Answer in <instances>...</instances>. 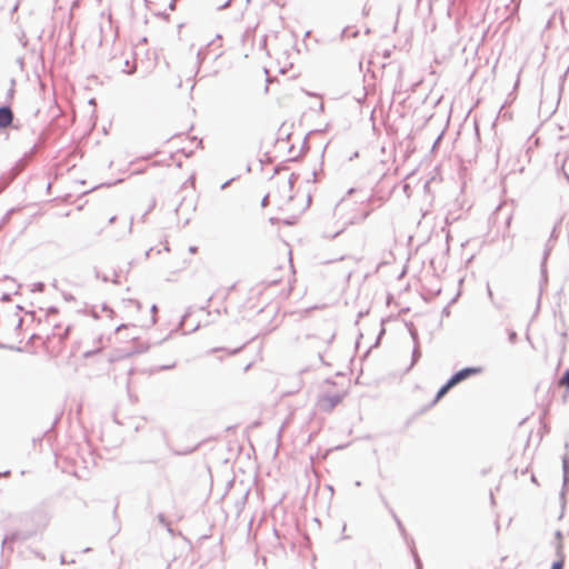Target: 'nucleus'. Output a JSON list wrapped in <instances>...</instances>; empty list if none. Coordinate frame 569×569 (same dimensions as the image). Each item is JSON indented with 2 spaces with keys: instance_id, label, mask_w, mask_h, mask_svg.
<instances>
[{
  "instance_id": "1",
  "label": "nucleus",
  "mask_w": 569,
  "mask_h": 569,
  "mask_svg": "<svg viewBox=\"0 0 569 569\" xmlns=\"http://www.w3.org/2000/svg\"><path fill=\"white\" fill-rule=\"evenodd\" d=\"M480 372L479 368H465L451 377V379L438 391L436 401L441 399L452 387L472 375Z\"/></svg>"
},
{
  "instance_id": "4",
  "label": "nucleus",
  "mask_w": 569,
  "mask_h": 569,
  "mask_svg": "<svg viewBox=\"0 0 569 569\" xmlns=\"http://www.w3.org/2000/svg\"><path fill=\"white\" fill-rule=\"evenodd\" d=\"M276 184H277V187L282 184L284 188L288 189V191H290L292 189V187H293V180H292L291 177H284L282 179L277 180Z\"/></svg>"
},
{
  "instance_id": "5",
  "label": "nucleus",
  "mask_w": 569,
  "mask_h": 569,
  "mask_svg": "<svg viewBox=\"0 0 569 569\" xmlns=\"http://www.w3.org/2000/svg\"><path fill=\"white\" fill-rule=\"evenodd\" d=\"M134 70H136V64L134 63L130 64L129 61H126L123 72L131 74L134 72Z\"/></svg>"
},
{
  "instance_id": "8",
  "label": "nucleus",
  "mask_w": 569,
  "mask_h": 569,
  "mask_svg": "<svg viewBox=\"0 0 569 569\" xmlns=\"http://www.w3.org/2000/svg\"><path fill=\"white\" fill-rule=\"evenodd\" d=\"M267 201H268V197H266L262 201V206L266 207L267 206Z\"/></svg>"
},
{
  "instance_id": "7",
  "label": "nucleus",
  "mask_w": 569,
  "mask_h": 569,
  "mask_svg": "<svg viewBox=\"0 0 569 569\" xmlns=\"http://www.w3.org/2000/svg\"><path fill=\"white\" fill-rule=\"evenodd\" d=\"M562 568H563L562 561L555 562L552 566V569H562Z\"/></svg>"
},
{
  "instance_id": "2",
  "label": "nucleus",
  "mask_w": 569,
  "mask_h": 569,
  "mask_svg": "<svg viewBox=\"0 0 569 569\" xmlns=\"http://www.w3.org/2000/svg\"><path fill=\"white\" fill-rule=\"evenodd\" d=\"M343 399V396L340 393H330L325 392L318 401V405L321 410L323 411H330L332 410L337 405H339Z\"/></svg>"
},
{
  "instance_id": "3",
  "label": "nucleus",
  "mask_w": 569,
  "mask_h": 569,
  "mask_svg": "<svg viewBox=\"0 0 569 569\" xmlns=\"http://www.w3.org/2000/svg\"><path fill=\"white\" fill-rule=\"evenodd\" d=\"M13 114L10 108H0V128H7L12 123Z\"/></svg>"
},
{
  "instance_id": "6",
  "label": "nucleus",
  "mask_w": 569,
  "mask_h": 569,
  "mask_svg": "<svg viewBox=\"0 0 569 569\" xmlns=\"http://www.w3.org/2000/svg\"><path fill=\"white\" fill-rule=\"evenodd\" d=\"M559 385H560V386L569 387V370H567V371L562 375L561 379L559 380Z\"/></svg>"
}]
</instances>
